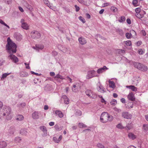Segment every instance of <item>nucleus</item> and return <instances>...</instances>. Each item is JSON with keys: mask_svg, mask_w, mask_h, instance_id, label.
Masks as SVG:
<instances>
[{"mask_svg": "<svg viewBox=\"0 0 148 148\" xmlns=\"http://www.w3.org/2000/svg\"><path fill=\"white\" fill-rule=\"evenodd\" d=\"M113 119V117L107 112H103L100 118V121L103 123L111 121Z\"/></svg>", "mask_w": 148, "mask_h": 148, "instance_id": "3", "label": "nucleus"}, {"mask_svg": "<svg viewBox=\"0 0 148 148\" xmlns=\"http://www.w3.org/2000/svg\"><path fill=\"white\" fill-rule=\"evenodd\" d=\"M21 140V138L19 137H16L15 139V140L17 143H19Z\"/></svg>", "mask_w": 148, "mask_h": 148, "instance_id": "42", "label": "nucleus"}, {"mask_svg": "<svg viewBox=\"0 0 148 148\" xmlns=\"http://www.w3.org/2000/svg\"><path fill=\"white\" fill-rule=\"evenodd\" d=\"M110 4L109 3H104L103 4V7H104L110 5Z\"/></svg>", "mask_w": 148, "mask_h": 148, "instance_id": "52", "label": "nucleus"}, {"mask_svg": "<svg viewBox=\"0 0 148 148\" xmlns=\"http://www.w3.org/2000/svg\"><path fill=\"white\" fill-rule=\"evenodd\" d=\"M54 127L57 130H59V126L58 125H55Z\"/></svg>", "mask_w": 148, "mask_h": 148, "instance_id": "58", "label": "nucleus"}, {"mask_svg": "<svg viewBox=\"0 0 148 148\" xmlns=\"http://www.w3.org/2000/svg\"><path fill=\"white\" fill-rule=\"evenodd\" d=\"M25 64L26 66V68L27 69H30V67L29 66V64H27L26 63H25Z\"/></svg>", "mask_w": 148, "mask_h": 148, "instance_id": "60", "label": "nucleus"}, {"mask_svg": "<svg viewBox=\"0 0 148 148\" xmlns=\"http://www.w3.org/2000/svg\"><path fill=\"white\" fill-rule=\"evenodd\" d=\"M10 74V73H5L3 74L2 75V77L1 78V80H3L7 76L9 75Z\"/></svg>", "mask_w": 148, "mask_h": 148, "instance_id": "33", "label": "nucleus"}, {"mask_svg": "<svg viewBox=\"0 0 148 148\" xmlns=\"http://www.w3.org/2000/svg\"><path fill=\"white\" fill-rule=\"evenodd\" d=\"M79 18L81 21L83 23H84L86 22L84 19V18L80 16L79 17Z\"/></svg>", "mask_w": 148, "mask_h": 148, "instance_id": "47", "label": "nucleus"}, {"mask_svg": "<svg viewBox=\"0 0 148 148\" xmlns=\"http://www.w3.org/2000/svg\"><path fill=\"white\" fill-rule=\"evenodd\" d=\"M9 58L12 60L13 62L16 63L18 62V60L16 57L13 54H11L8 56Z\"/></svg>", "mask_w": 148, "mask_h": 148, "instance_id": "12", "label": "nucleus"}, {"mask_svg": "<svg viewBox=\"0 0 148 148\" xmlns=\"http://www.w3.org/2000/svg\"><path fill=\"white\" fill-rule=\"evenodd\" d=\"M21 27L24 29L28 30L29 29V25L26 22H25V20L22 19L21 20Z\"/></svg>", "mask_w": 148, "mask_h": 148, "instance_id": "7", "label": "nucleus"}, {"mask_svg": "<svg viewBox=\"0 0 148 148\" xmlns=\"http://www.w3.org/2000/svg\"><path fill=\"white\" fill-rule=\"evenodd\" d=\"M117 32L121 36H122L124 34L123 30L120 29H118L117 30Z\"/></svg>", "mask_w": 148, "mask_h": 148, "instance_id": "36", "label": "nucleus"}, {"mask_svg": "<svg viewBox=\"0 0 148 148\" xmlns=\"http://www.w3.org/2000/svg\"><path fill=\"white\" fill-rule=\"evenodd\" d=\"M11 109L8 106H5L2 109L1 113V118L5 120L8 121L11 120L12 116L11 113Z\"/></svg>", "mask_w": 148, "mask_h": 148, "instance_id": "1", "label": "nucleus"}, {"mask_svg": "<svg viewBox=\"0 0 148 148\" xmlns=\"http://www.w3.org/2000/svg\"><path fill=\"white\" fill-rule=\"evenodd\" d=\"M57 78H59L61 79H65V78H64L61 75L59 74H57L56 76L54 77V79H55L57 80Z\"/></svg>", "mask_w": 148, "mask_h": 148, "instance_id": "31", "label": "nucleus"}, {"mask_svg": "<svg viewBox=\"0 0 148 148\" xmlns=\"http://www.w3.org/2000/svg\"><path fill=\"white\" fill-rule=\"evenodd\" d=\"M78 127L80 128H83L86 127L87 126L85 125L82 123H79L78 124Z\"/></svg>", "mask_w": 148, "mask_h": 148, "instance_id": "35", "label": "nucleus"}, {"mask_svg": "<svg viewBox=\"0 0 148 148\" xmlns=\"http://www.w3.org/2000/svg\"><path fill=\"white\" fill-rule=\"evenodd\" d=\"M24 5L30 11H32V10L33 9L31 5H29L27 2H25Z\"/></svg>", "mask_w": 148, "mask_h": 148, "instance_id": "24", "label": "nucleus"}, {"mask_svg": "<svg viewBox=\"0 0 148 148\" xmlns=\"http://www.w3.org/2000/svg\"><path fill=\"white\" fill-rule=\"evenodd\" d=\"M141 33L144 36H145L146 35L145 31L144 30H142L141 31Z\"/></svg>", "mask_w": 148, "mask_h": 148, "instance_id": "57", "label": "nucleus"}, {"mask_svg": "<svg viewBox=\"0 0 148 148\" xmlns=\"http://www.w3.org/2000/svg\"><path fill=\"white\" fill-rule=\"evenodd\" d=\"M121 101L123 103H125V100L124 98H122L121 99Z\"/></svg>", "mask_w": 148, "mask_h": 148, "instance_id": "61", "label": "nucleus"}, {"mask_svg": "<svg viewBox=\"0 0 148 148\" xmlns=\"http://www.w3.org/2000/svg\"><path fill=\"white\" fill-rule=\"evenodd\" d=\"M7 44L6 45V49L8 51V52L11 51L12 53H16V44L13 42L9 37L7 39Z\"/></svg>", "mask_w": 148, "mask_h": 148, "instance_id": "2", "label": "nucleus"}, {"mask_svg": "<svg viewBox=\"0 0 148 148\" xmlns=\"http://www.w3.org/2000/svg\"><path fill=\"white\" fill-rule=\"evenodd\" d=\"M128 136L130 139L133 140L135 139L136 138V136L132 132L129 133Z\"/></svg>", "mask_w": 148, "mask_h": 148, "instance_id": "18", "label": "nucleus"}, {"mask_svg": "<svg viewBox=\"0 0 148 148\" xmlns=\"http://www.w3.org/2000/svg\"><path fill=\"white\" fill-rule=\"evenodd\" d=\"M108 69V68H107L106 66H104L103 68H100L98 69L97 70V72L99 74L105 71Z\"/></svg>", "mask_w": 148, "mask_h": 148, "instance_id": "13", "label": "nucleus"}, {"mask_svg": "<svg viewBox=\"0 0 148 148\" xmlns=\"http://www.w3.org/2000/svg\"><path fill=\"white\" fill-rule=\"evenodd\" d=\"M101 102L102 103H104L105 104H106V101L103 98H102L101 99Z\"/></svg>", "mask_w": 148, "mask_h": 148, "instance_id": "62", "label": "nucleus"}, {"mask_svg": "<svg viewBox=\"0 0 148 148\" xmlns=\"http://www.w3.org/2000/svg\"><path fill=\"white\" fill-rule=\"evenodd\" d=\"M74 6L75 9L76 11L77 12H78L80 10L79 7L77 5H75Z\"/></svg>", "mask_w": 148, "mask_h": 148, "instance_id": "48", "label": "nucleus"}, {"mask_svg": "<svg viewBox=\"0 0 148 148\" xmlns=\"http://www.w3.org/2000/svg\"><path fill=\"white\" fill-rule=\"evenodd\" d=\"M128 99L132 101H134L135 99L134 95L133 92L130 93L127 96Z\"/></svg>", "mask_w": 148, "mask_h": 148, "instance_id": "11", "label": "nucleus"}, {"mask_svg": "<svg viewBox=\"0 0 148 148\" xmlns=\"http://www.w3.org/2000/svg\"><path fill=\"white\" fill-rule=\"evenodd\" d=\"M97 146L99 148H104V147L103 145L100 143H98L97 144Z\"/></svg>", "mask_w": 148, "mask_h": 148, "instance_id": "50", "label": "nucleus"}, {"mask_svg": "<svg viewBox=\"0 0 148 148\" xmlns=\"http://www.w3.org/2000/svg\"><path fill=\"white\" fill-rule=\"evenodd\" d=\"M41 115V112H40L35 111L32 114V118L34 119H37L39 118Z\"/></svg>", "mask_w": 148, "mask_h": 148, "instance_id": "9", "label": "nucleus"}, {"mask_svg": "<svg viewBox=\"0 0 148 148\" xmlns=\"http://www.w3.org/2000/svg\"><path fill=\"white\" fill-rule=\"evenodd\" d=\"M40 129L44 133L42 136L44 137L46 136L47 135V130L46 127L45 126L42 125L40 127Z\"/></svg>", "mask_w": 148, "mask_h": 148, "instance_id": "10", "label": "nucleus"}, {"mask_svg": "<svg viewBox=\"0 0 148 148\" xmlns=\"http://www.w3.org/2000/svg\"><path fill=\"white\" fill-rule=\"evenodd\" d=\"M50 75L51 76H54L55 75V73L54 72H51L50 73Z\"/></svg>", "mask_w": 148, "mask_h": 148, "instance_id": "63", "label": "nucleus"}, {"mask_svg": "<svg viewBox=\"0 0 148 148\" xmlns=\"http://www.w3.org/2000/svg\"><path fill=\"white\" fill-rule=\"evenodd\" d=\"M65 79L66 80L68 79V80L70 82V83H71L72 82V79L70 77H69L68 76H67L66 77V79Z\"/></svg>", "mask_w": 148, "mask_h": 148, "instance_id": "56", "label": "nucleus"}, {"mask_svg": "<svg viewBox=\"0 0 148 148\" xmlns=\"http://www.w3.org/2000/svg\"><path fill=\"white\" fill-rule=\"evenodd\" d=\"M76 87V86L75 85H73V88H72V90L73 92H76V90L75 89V88Z\"/></svg>", "mask_w": 148, "mask_h": 148, "instance_id": "55", "label": "nucleus"}, {"mask_svg": "<svg viewBox=\"0 0 148 148\" xmlns=\"http://www.w3.org/2000/svg\"><path fill=\"white\" fill-rule=\"evenodd\" d=\"M98 91L102 93H103L106 92V90L101 85L99 86Z\"/></svg>", "mask_w": 148, "mask_h": 148, "instance_id": "22", "label": "nucleus"}, {"mask_svg": "<svg viewBox=\"0 0 148 148\" xmlns=\"http://www.w3.org/2000/svg\"><path fill=\"white\" fill-rule=\"evenodd\" d=\"M109 86L110 87L112 88H114L115 87V83L113 81H111L110 80L109 81Z\"/></svg>", "mask_w": 148, "mask_h": 148, "instance_id": "23", "label": "nucleus"}, {"mask_svg": "<svg viewBox=\"0 0 148 148\" xmlns=\"http://www.w3.org/2000/svg\"><path fill=\"white\" fill-rule=\"evenodd\" d=\"M125 20V18L124 16H121L120 19H119V21L121 23H123L124 22Z\"/></svg>", "mask_w": 148, "mask_h": 148, "instance_id": "34", "label": "nucleus"}, {"mask_svg": "<svg viewBox=\"0 0 148 148\" xmlns=\"http://www.w3.org/2000/svg\"><path fill=\"white\" fill-rule=\"evenodd\" d=\"M62 135L60 136L58 138L56 137H54L53 138V140L55 142L57 143H58L60 142L62 140Z\"/></svg>", "mask_w": 148, "mask_h": 148, "instance_id": "17", "label": "nucleus"}, {"mask_svg": "<svg viewBox=\"0 0 148 148\" xmlns=\"http://www.w3.org/2000/svg\"><path fill=\"white\" fill-rule=\"evenodd\" d=\"M127 22L129 24H131V21L130 18H127L126 20Z\"/></svg>", "mask_w": 148, "mask_h": 148, "instance_id": "59", "label": "nucleus"}, {"mask_svg": "<svg viewBox=\"0 0 148 148\" xmlns=\"http://www.w3.org/2000/svg\"><path fill=\"white\" fill-rule=\"evenodd\" d=\"M125 36L127 38L130 39L132 36V34H131L130 33L127 32L126 33Z\"/></svg>", "mask_w": 148, "mask_h": 148, "instance_id": "38", "label": "nucleus"}, {"mask_svg": "<svg viewBox=\"0 0 148 148\" xmlns=\"http://www.w3.org/2000/svg\"><path fill=\"white\" fill-rule=\"evenodd\" d=\"M0 23L2 24L3 25H4L7 27L9 29L10 28V27L5 23L2 20L0 19Z\"/></svg>", "mask_w": 148, "mask_h": 148, "instance_id": "44", "label": "nucleus"}, {"mask_svg": "<svg viewBox=\"0 0 148 148\" xmlns=\"http://www.w3.org/2000/svg\"><path fill=\"white\" fill-rule=\"evenodd\" d=\"M125 44L127 46H131L132 44L131 41L128 40L126 41H125Z\"/></svg>", "mask_w": 148, "mask_h": 148, "instance_id": "39", "label": "nucleus"}, {"mask_svg": "<svg viewBox=\"0 0 148 148\" xmlns=\"http://www.w3.org/2000/svg\"><path fill=\"white\" fill-rule=\"evenodd\" d=\"M87 75L86 76V78L87 79H89L92 77L97 76L96 72L94 70H91L88 71V72Z\"/></svg>", "mask_w": 148, "mask_h": 148, "instance_id": "6", "label": "nucleus"}, {"mask_svg": "<svg viewBox=\"0 0 148 148\" xmlns=\"http://www.w3.org/2000/svg\"><path fill=\"white\" fill-rule=\"evenodd\" d=\"M145 52V51L142 49H139L138 50V53L140 55H143Z\"/></svg>", "mask_w": 148, "mask_h": 148, "instance_id": "41", "label": "nucleus"}, {"mask_svg": "<svg viewBox=\"0 0 148 148\" xmlns=\"http://www.w3.org/2000/svg\"><path fill=\"white\" fill-rule=\"evenodd\" d=\"M7 146V143L5 141H0V148H5Z\"/></svg>", "mask_w": 148, "mask_h": 148, "instance_id": "21", "label": "nucleus"}, {"mask_svg": "<svg viewBox=\"0 0 148 148\" xmlns=\"http://www.w3.org/2000/svg\"><path fill=\"white\" fill-rule=\"evenodd\" d=\"M126 87L131 90L134 92H136L137 90V88L134 86H127Z\"/></svg>", "mask_w": 148, "mask_h": 148, "instance_id": "16", "label": "nucleus"}, {"mask_svg": "<svg viewBox=\"0 0 148 148\" xmlns=\"http://www.w3.org/2000/svg\"><path fill=\"white\" fill-rule=\"evenodd\" d=\"M133 125L131 124H127L126 126L125 127V128L127 130H129L131 129L133 127Z\"/></svg>", "mask_w": 148, "mask_h": 148, "instance_id": "25", "label": "nucleus"}, {"mask_svg": "<svg viewBox=\"0 0 148 148\" xmlns=\"http://www.w3.org/2000/svg\"><path fill=\"white\" fill-rule=\"evenodd\" d=\"M142 64L141 63L137 62H134L133 64V65L135 67L140 70L141 69Z\"/></svg>", "mask_w": 148, "mask_h": 148, "instance_id": "14", "label": "nucleus"}, {"mask_svg": "<svg viewBox=\"0 0 148 148\" xmlns=\"http://www.w3.org/2000/svg\"><path fill=\"white\" fill-rule=\"evenodd\" d=\"M55 113L56 115H58V116L60 118H62L64 116L62 112L60 110H56L55 111Z\"/></svg>", "mask_w": 148, "mask_h": 148, "instance_id": "19", "label": "nucleus"}, {"mask_svg": "<svg viewBox=\"0 0 148 148\" xmlns=\"http://www.w3.org/2000/svg\"><path fill=\"white\" fill-rule=\"evenodd\" d=\"M136 15L137 18L140 19L142 18L144 16V14L141 12L137 14Z\"/></svg>", "mask_w": 148, "mask_h": 148, "instance_id": "32", "label": "nucleus"}, {"mask_svg": "<svg viewBox=\"0 0 148 148\" xmlns=\"http://www.w3.org/2000/svg\"><path fill=\"white\" fill-rule=\"evenodd\" d=\"M85 93L86 95L90 98L95 99L97 97V95L91 90L87 89Z\"/></svg>", "mask_w": 148, "mask_h": 148, "instance_id": "4", "label": "nucleus"}, {"mask_svg": "<svg viewBox=\"0 0 148 148\" xmlns=\"http://www.w3.org/2000/svg\"><path fill=\"white\" fill-rule=\"evenodd\" d=\"M142 43V42L141 41H139L136 42V45L138 46H139L141 45Z\"/></svg>", "mask_w": 148, "mask_h": 148, "instance_id": "54", "label": "nucleus"}, {"mask_svg": "<svg viewBox=\"0 0 148 148\" xmlns=\"http://www.w3.org/2000/svg\"><path fill=\"white\" fill-rule=\"evenodd\" d=\"M110 9L111 10L114 12H117L118 10L117 8L114 6L111 7Z\"/></svg>", "mask_w": 148, "mask_h": 148, "instance_id": "37", "label": "nucleus"}, {"mask_svg": "<svg viewBox=\"0 0 148 148\" xmlns=\"http://www.w3.org/2000/svg\"><path fill=\"white\" fill-rule=\"evenodd\" d=\"M27 133V132L26 131V129H21L20 131V134L22 135H26Z\"/></svg>", "mask_w": 148, "mask_h": 148, "instance_id": "28", "label": "nucleus"}, {"mask_svg": "<svg viewBox=\"0 0 148 148\" xmlns=\"http://www.w3.org/2000/svg\"><path fill=\"white\" fill-rule=\"evenodd\" d=\"M122 116L123 117L127 119H131L132 117V115L127 112H123L122 114Z\"/></svg>", "mask_w": 148, "mask_h": 148, "instance_id": "8", "label": "nucleus"}, {"mask_svg": "<svg viewBox=\"0 0 148 148\" xmlns=\"http://www.w3.org/2000/svg\"><path fill=\"white\" fill-rule=\"evenodd\" d=\"M138 0H133L132 1V4L134 6H138Z\"/></svg>", "mask_w": 148, "mask_h": 148, "instance_id": "40", "label": "nucleus"}, {"mask_svg": "<svg viewBox=\"0 0 148 148\" xmlns=\"http://www.w3.org/2000/svg\"><path fill=\"white\" fill-rule=\"evenodd\" d=\"M116 127L119 129H120L125 128V127H123L122 124L120 123L118 124L116 126Z\"/></svg>", "mask_w": 148, "mask_h": 148, "instance_id": "43", "label": "nucleus"}, {"mask_svg": "<svg viewBox=\"0 0 148 148\" xmlns=\"http://www.w3.org/2000/svg\"><path fill=\"white\" fill-rule=\"evenodd\" d=\"M30 36L32 38L37 39L40 38L41 37L40 33L36 30L32 31L30 33Z\"/></svg>", "mask_w": 148, "mask_h": 148, "instance_id": "5", "label": "nucleus"}, {"mask_svg": "<svg viewBox=\"0 0 148 148\" xmlns=\"http://www.w3.org/2000/svg\"><path fill=\"white\" fill-rule=\"evenodd\" d=\"M126 107L127 108H130L133 107L134 104L132 102H130L127 103L126 105Z\"/></svg>", "mask_w": 148, "mask_h": 148, "instance_id": "27", "label": "nucleus"}, {"mask_svg": "<svg viewBox=\"0 0 148 148\" xmlns=\"http://www.w3.org/2000/svg\"><path fill=\"white\" fill-rule=\"evenodd\" d=\"M24 117L23 115H18L16 118V120L17 121H21L23 120Z\"/></svg>", "mask_w": 148, "mask_h": 148, "instance_id": "26", "label": "nucleus"}, {"mask_svg": "<svg viewBox=\"0 0 148 148\" xmlns=\"http://www.w3.org/2000/svg\"><path fill=\"white\" fill-rule=\"evenodd\" d=\"M36 49H40L42 50L44 48V46H36Z\"/></svg>", "mask_w": 148, "mask_h": 148, "instance_id": "49", "label": "nucleus"}, {"mask_svg": "<svg viewBox=\"0 0 148 148\" xmlns=\"http://www.w3.org/2000/svg\"><path fill=\"white\" fill-rule=\"evenodd\" d=\"M141 11V9L140 8H137L135 10L136 12L137 13H139Z\"/></svg>", "mask_w": 148, "mask_h": 148, "instance_id": "51", "label": "nucleus"}, {"mask_svg": "<svg viewBox=\"0 0 148 148\" xmlns=\"http://www.w3.org/2000/svg\"><path fill=\"white\" fill-rule=\"evenodd\" d=\"M141 66V69H140V70L143 71H146L147 70V67L146 66L142 64Z\"/></svg>", "mask_w": 148, "mask_h": 148, "instance_id": "30", "label": "nucleus"}, {"mask_svg": "<svg viewBox=\"0 0 148 148\" xmlns=\"http://www.w3.org/2000/svg\"><path fill=\"white\" fill-rule=\"evenodd\" d=\"M82 112L80 110H78L76 112V114L79 116H81L82 115Z\"/></svg>", "mask_w": 148, "mask_h": 148, "instance_id": "53", "label": "nucleus"}, {"mask_svg": "<svg viewBox=\"0 0 148 148\" xmlns=\"http://www.w3.org/2000/svg\"><path fill=\"white\" fill-rule=\"evenodd\" d=\"M143 129L145 132H147L148 130V124H144L143 126Z\"/></svg>", "mask_w": 148, "mask_h": 148, "instance_id": "29", "label": "nucleus"}, {"mask_svg": "<svg viewBox=\"0 0 148 148\" xmlns=\"http://www.w3.org/2000/svg\"><path fill=\"white\" fill-rule=\"evenodd\" d=\"M86 17L88 18L89 19V18H90V15L89 14H88V13H86Z\"/></svg>", "mask_w": 148, "mask_h": 148, "instance_id": "64", "label": "nucleus"}, {"mask_svg": "<svg viewBox=\"0 0 148 148\" xmlns=\"http://www.w3.org/2000/svg\"><path fill=\"white\" fill-rule=\"evenodd\" d=\"M117 101L115 99H113L110 102V103L112 105H115L117 103Z\"/></svg>", "mask_w": 148, "mask_h": 148, "instance_id": "45", "label": "nucleus"}, {"mask_svg": "<svg viewBox=\"0 0 148 148\" xmlns=\"http://www.w3.org/2000/svg\"><path fill=\"white\" fill-rule=\"evenodd\" d=\"M130 33L132 34V36H134L136 35V32L133 30H132L130 31Z\"/></svg>", "mask_w": 148, "mask_h": 148, "instance_id": "46", "label": "nucleus"}, {"mask_svg": "<svg viewBox=\"0 0 148 148\" xmlns=\"http://www.w3.org/2000/svg\"><path fill=\"white\" fill-rule=\"evenodd\" d=\"M78 40L80 43L82 45H84L86 43V40L84 38H80L78 39Z\"/></svg>", "mask_w": 148, "mask_h": 148, "instance_id": "20", "label": "nucleus"}, {"mask_svg": "<svg viewBox=\"0 0 148 148\" xmlns=\"http://www.w3.org/2000/svg\"><path fill=\"white\" fill-rule=\"evenodd\" d=\"M62 99L64 100V102L65 104H67L69 103V100L67 96L66 95H63L62 96Z\"/></svg>", "mask_w": 148, "mask_h": 148, "instance_id": "15", "label": "nucleus"}]
</instances>
